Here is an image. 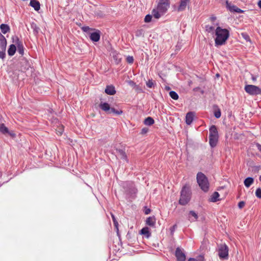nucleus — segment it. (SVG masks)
Masks as SVG:
<instances>
[{"label":"nucleus","instance_id":"37","mask_svg":"<svg viewBox=\"0 0 261 261\" xmlns=\"http://www.w3.org/2000/svg\"><path fill=\"white\" fill-rule=\"evenodd\" d=\"M205 31L208 33H211L214 30V27L212 25H205Z\"/></svg>","mask_w":261,"mask_h":261},{"label":"nucleus","instance_id":"33","mask_svg":"<svg viewBox=\"0 0 261 261\" xmlns=\"http://www.w3.org/2000/svg\"><path fill=\"white\" fill-rule=\"evenodd\" d=\"M169 95L174 100H177L179 97L178 94L174 91H170L169 92Z\"/></svg>","mask_w":261,"mask_h":261},{"label":"nucleus","instance_id":"26","mask_svg":"<svg viewBox=\"0 0 261 261\" xmlns=\"http://www.w3.org/2000/svg\"><path fill=\"white\" fill-rule=\"evenodd\" d=\"M154 123V119L151 117H148L145 119L144 121V123L146 125L150 126L153 124Z\"/></svg>","mask_w":261,"mask_h":261},{"label":"nucleus","instance_id":"3","mask_svg":"<svg viewBox=\"0 0 261 261\" xmlns=\"http://www.w3.org/2000/svg\"><path fill=\"white\" fill-rule=\"evenodd\" d=\"M244 89L247 93L251 95H257L261 94V89L255 85H246Z\"/></svg>","mask_w":261,"mask_h":261},{"label":"nucleus","instance_id":"20","mask_svg":"<svg viewBox=\"0 0 261 261\" xmlns=\"http://www.w3.org/2000/svg\"><path fill=\"white\" fill-rule=\"evenodd\" d=\"M146 224L149 226L153 227L155 224V218L154 216L149 217L146 220Z\"/></svg>","mask_w":261,"mask_h":261},{"label":"nucleus","instance_id":"53","mask_svg":"<svg viewBox=\"0 0 261 261\" xmlns=\"http://www.w3.org/2000/svg\"><path fill=\"white\" fill-rule=\"evenodd\" d=\"M257 149L261 152V144L258 143H255Z\"/></svg>","mask_w":261,"mask_h":261},{"label":"nucleus","instance_id":"58","mask_svg":"<svg viewBox=\"0 0 261 261\" xmlns=\"http://www.w3.org/2000/svg\"><path fill=\"white\" fill-rule=\"evenodd\" d=\"M245 179H249V180H250V179H254L253 177H248L247 178H246Z\"/></svg>","mask_w":261,"mask_h":261},{"label":"nucleus","instance_id":"9","mask_svg":"<svg viewBox=\"0 0 261 261\" xmlns=\"http://www.w3.org/2000/svg\"><path fill=\"white\" fill-rule=\"evenodd\" d=\"M100 38V32L96 30L95 32L91 33L90 35V39L93 42H98Z\"/></svg>","mask_w":261,"mask_h":261},{"label":"nucleus","instance_id":"29","mask_svg":"<svg viewBox=\"0 0 261 261\" xmlns=\"http://www.w3.org/2000/svg\"><path fill=\"white\" fill-rule=\"evenodd\" d=\"M141 233L146 236L148 238L150 236V233L149 231V228L147 227H145L141 230Z\"/></svg>","mask_w":261,"mask_h":261},{"label":"nucleus","instance_id":"44","mask_svg":"<svg viewBox=\"0 0 261 261\" xmlns=\"http://www.w3.org/2000/svg\"><path fill=\"white\" fill-rule=\"evenodd\" d=\"M126 61L129 64H132L134 62V58L133 56H128L126 58Z\"/></svg>","mask_w":261,"mask_h":261},{"label":"nucleus","instance_id":"7","mask_svg":"<svg viewBox=\"0 0 261 261\" xmlns=\"http://www.w3.org/2000/svg\"><path fill=\"white\" fill-rule=\"evenodd\" d=\"M226 7L227 9L231 12H237L238 13L243 12V10L240 9L234 5H231L228 1H226Z\"/></svg>","mask_w":261,"mask_h":261},{"label":"nucleus","instance_id":"32","mask_svg":"<svg viewBox=\"0 0 261 261\" xmlns=\"http://www.w3.org/2000/svg\"><path fill=\"white\" fill-rule=\"evenodd\" d=\"M0 132L4 134H9L8 128L4 124L0 125Z\"/></svg>","mask_w":261,"mask_h":261},{"label":"nucleus","instance_id":"41","mask_svg":"<svg viewBox=\"0 0 261 261\" xmlns=\"http://www.w3.org/2000/svg\"><path fill=\"white\" fill-rule=\"evenodd\" d=\"M127 83L130 86L134 88H138V86L136 85V83L134 82L133 81L129 80L127 81Z\"/></svg>","mask_w":261,"mask_h":261},{"label":"nucleus","instance_id":"56","mask_svg":"<svg viewBox=\"0 0 261 261\" xmlns=\"http://www.w3.org/2000/svg\"><path fill=\"white\" fill-rule=\"evenodd\" d=\"M188 261H198V260L194 258H190L188 259Z\"/></svg>","mask_w":261,"mask_h":261},{"label":"nucleus","instance_id":"11","mask_svg":"<svg viewBox=\"0 0 261 261\" xmlns=\"http://www.w3.org/2000/svg\"><path fill=\"white\" fill-rule=\"evenodd\" d=\"M194 116L195 112L191 111L187 113L186 116V124L188 125H190L193 121Z\"/></svg>","mask_w":261,"mask_h":261},{"label":"nucleus","instance_id":"35","mask_svg":"<svg viewBox=\"0 0 261 261\" xmlns=\"http://www.w3.org/2000/svg\"><path fill=\"white\" fill-rule=\"evenodd\" d=\"M64 127L63 125H61L58 127V128L56 129L57 134L58 135H62L63 133L64 132Z\"/></svg>","mask_w":261,"mask_h":261},{"label":"nucleus","instance_id":"36","mask_svg":"<svg viewBox=\"0 0 261 261\" xmlns=\"http://www.w3.org/2000/svg\"><path fill=\"white\" fill-rule=\"evenodd\" d=\"M155 85V82H153L152 80H149L146 82L147 87L150 88H153Z\"/></svg>","mask_w":261,"mask_h":261},{"label":"nucleus","instance_id":"6","mask_svg":"<svg viewBox=\"0 0 261 261\" xmlns=\"http://www.w3.org/2000/svg\"><path fill=\"white\" fill-rule=\"evenodd\" d=\"M175 255L177 261H185L186 255L183 251L179 247L177 248L175 250Z\"/></svg>","mask_w":261,"mask_h":261},{"label":"nucleus","instance_id":"1","mask_svg":"<svg viewBox=\"0 0 261 261\" xmlns=\"http://www.w3.org/2000/svg\"><path fill=\"white\" fill-rule=\"evenodd\" d=\"M215 46H219L224 45L226 43V41L229 38L230 34L228 30L218 27L215 30Z\"/></svg>","mask_w":261,"mask_h":261},{"label":"nucleus","instance_id":"34","mask_svg":"<svg viewBox=\"0 0 261 261\" xmlns=\"http://www.w3.org/2000/svg\"><path fill=\"white\" fill-rule=\"evenodd\" d=\"M196 179H207V178L203 173L199 172L197 174Z\"/></svg>","mask_w":261,"mask_h":261},{"label":"nucleus","instance_id":"22","mask_svg":"<svg viewBox=\"0 0 261 261\" xmlns=\"http://www.w3.org/2000/svg\"><path fill=\"white\" fill-rule=\"evenodd\" d=\"M112 56L116 64H118L120 63L121 61V58H120V55L118 54L116 51L112 52Z\"/></svg>","mask_w":261,"mask_h":261},{"label":"nucleus","instance_id":"5","mask_svg":"<svg viewBox=\"0 0 261 261\" xmlns=\"http://www.w3.org/2000/svg\"><path fill=\"white\" fill-rule=\"evenodd\" d=\"M218 256L220 258L226 259L228 257V247L225 244H221L219 246Z\"/></svg>","mask_w":261,"mask_h":261},{"label":"nucleus","instance_id":"39","mask_svg":"<svg viewBox=\"0 0 261 261\" xmlns=\"http://www.w3.org/2000/svg\"><path fill=\"white\" fill-rule=\"evenodd\" d=\"M111 217H112V220H113V223H114V226H115V227L117 228V229L118 230V222L117 221L114 215L113 214H111Z\"/></svg>","mask_w":261,"mask_h":261},{"label":"nucleus","instance_id":"60","mask_svg":"<svg viewBox=\"0 0 261 261\" xmlns=\"http://www.w3.org/2000/svg\"><path fill=\"white\" fill-rule=\"evenodd\" d=\"M252 80H255L256 79H255V77H252Z\"/></svg>","mask_w":261,"mask_h":261},{"label":"nucleus","instance_id":"2","mask_svg":"<svg viewBox=\"0 0 261 261\" xmlns=\"http://www.w3.org/2000/svg\"><path fill=\"white\" fill-rule=\"evenodd\" d=\"M191 192L190 187L186 185L183 187L180 192V197L179 203L182 205H186L190 200Z\"/></svg>","mask_w":261,"mask_h":261},{"label":"nucleus","instance_id":"49","mask_svg":"<svg viewBox=\"0 0 261 261\" xmlns=\"http://www.w3.org/2000/svg\"><path fill=\"white\" fill-rule=\"evenodd\" d=\"M32 27L36 33L38 32L39 28L36 24H32Z\"/></svg>","mask_w":261,"mask_h":261},{"label":"nucleus","instance_id":"18","mask_svg":"<svg viewBox=\"0 0 261 261\" xmlns=\"http://www.w3.org/2000/svg\"><path fill=\"white\" fill-rule=\"evenodd\" d=\"M30 5L33 7L36 11H38L40 8V3L36 0H31Z\"/></svg>","mask_w":261,"mask_h":261},{"label":"nucleus","instance_id":"23","mask_svg":"<svg viewBox=\"0 0 261 261\" xmlns=\"http://www.w3.org/2000/svg\"><path fill=\"white\" fill-rule=\"evenodd\" d=\"M214 114L215 117L216 118H219L221 116V110L220 109V108H219L218 106L217 105L214 106Z\"/></svg>","mask_w":261,"mask_h":261},{"label":"nucleus","instance_id":"4","mask_svg":"<svg viewBox=\"0 0 261 261\" xmlns=\"http://www.w3.org/2000/svg\"><path fill=\"white\" fill-rule=\"evenodd\" d=\"M170 0H159L157 9L162 14H165L170 7Z\"/></svg>","mask_w":261,"mask_h":261},{"label":"nucleus","instance_id":"52","mask_svg":"<svg viewBox=\"0 0 261 261\" xmlns=\"http://www.w3.org/2000/svg\"><path fill=\"white\" fill-rule=\"evenodd\" d=\"M150 212H151V210L150 208H147V207H145L144 213L145 215L149 214L150 213Z\"/></svg>","mask_w":261,"mask_h":261},{"label":"nucleus","instance_id":"38","mask_svg":"<svg viewBox=\"0 0 261 261\" xmlns=\"http://www.w3.org/2000/svg\"><path fill=\"white\" fill-rule=\"evenodd\" d=\"M144 31L143 29H140L136 31V36L138 37L143 36Z\"/></svg>","mask_w":261,"mask_h":261},{"label":"nucleus","instance_id":"17","mask_svg":"<svg viewBox=\"0 0 261 261\" xmlns=\"http://www.w3.org/2000/svg\"><path fill=\"white\" fill-rule=\"evenodd\" d=\"M16 44L17 47L18 53L20 55L22 56L24 54V49H23V46L22 43H21V42H20L18 40V38H17V41H16Z\"/></svg>","mask_w":261,"mask_h":261},{"label":"nucleus","instance_id":"12","mask_svg":"<svg viewBox=\"0 0 261 261\" xmlns=\"http://www.w3.org/2000/svg\"><path fill=\"white\" fill-rule=\"evenodd\" d=\"M105 92L110 95H113L116 93L115 87L112 85L107 86Z\"/></svg>","mask_w":261,"mask_h":261},{"label":"nucleus","instance_id":"43","mask_svg":"<svg viewBox=\"0 0 261 261\" xmlns=\"http://www.w3.org/2000/svg\"><path fill=\"white\" fill-rule=\"evenodd\" d=\"M255 195L257 197L261 198V189L257 188L255 192Z\"/></svg>","mask_w":261,"mask_h":261},{"label":"nucleus","instance_id":"57","mask_svg":"<svg viewBox=\"0 0 261 261\" xmlns=\"http://www.w3.org/2000/svg\"><path fill=\"white\" fill-rule=\"evenodd\" d=\"M258 6L261 9V0H259L258 2Z\"/></svg>","mask_w":261,"mask_h":261},{"label":"nucleus","instance_id":"25","mask_svg":"<svg viewBox=\"0 0 261 261\" xmlns=\"http://www.w3.org/2000/svg\"><path fill=\"white\" fill-rule=\"evenodd\" d=\"M0 29L2 32L4 34L9 32L10 30L9 26L6 24H2L0 26Z\"/></svg>","mask_w":261,"mask_h":261},{"label":"nucleus","instance_id":"51","mask_svg":"<svg viewBox=\"0 0 261 261\" xmlns=\"http://www.w3.org/2000/svg\"><path fill=\"white\" fill-rule=\"evenodd\" d=\"M91 29L88 26H84L82 27V30L85 32H88Z\"/></svg>","mask_w":261,"mask_h":261},{"label":"nucleus","instance_id":"8","mask_svg":"<svg viewBox=\"0 0 261 261\" xmlns=\"http://www.w3.org/2000/svg\"><path fill=\"white\" fill-rule=\"evenodd\" d=\"M198 185L202 190L206 192L209 189V182L208 180H197Z\"/></svg>","mask_w":261,"mask_h":261},{"label":"nucleus","instance_id":"55","mask_svg":"<svg viewBox=\"0 0 261 261\" xmlns=\"http://www.w3.org/2000/svg\"><path fill=\"white\" fill-rule=\"evenodd\" d=\"M92 6H90V5H88V6H85V9H89V10H91L92 9Z\"/></svg>","mask_w":261,"mask_h":261},{"label":"nucleus","instance_id":"13","mask_svg":"<svg viewBox=\"0 0 261 261\" xmlns=\"http://www.w3.org/2000/svg\"><path fill=\"white\" fill-rule=\"evenodd\" d=\"M116 152L120 158L121 159L125 161L127 163L128 162V160L125 151L121 149H116Z\"/></svg>","mask_w":261,"mask_h":261},{"label":"nucleus","instance_id":"15","mask_svg":"<svg viewBox=\"0 0 261 261\" xmlns=\"http://www.w3.org/2000/svg\"><path fill=\"white\" fill-rule=\"evenodd\" d=\"M99 108L106 112L107 114L109 111L110 110V105L106 102H101L99 105Z\"/></svg>","mask_w":261,"mask_h":261},{"label":"nucleus","instance_id":"48","mask_svg":"<svg viewBox=\"0 0 261 261\" xmlns=\"http://www.w3.org/2000/svg\"><path fill=\"white\" fill-rule=\"evenodd\" d=\"M148 132V128L147 127H144L141 129V134L142 135L146 134Z\"/></svg>","mask_w":261,"mask_h":261},{"label":"nucleus","instance_id":"28","mask_svg":"<svg viewBox=\"0 0 261 261\" xmlns=\"http://www.w3.org/2000/svg\"><path fill=\"white\" fill-rule=\"evenodd\" d=\"M112 113H113L115 115H121L123 113V111L122 110H116L115 109V108H111L110 107V110L109 111L108 113V114H112Z\"/></svg>","mask_w":261,"mask_h":261},{"label":"nucleus","instance_id":"21","mask_svg":"<svg viewBox=\"0 0 261 261\" xmlns=\"http://www.w3.org/2000/svg\"><path fill=\"white\" fill-rule=\"evenodd\" d=\"M209 131H210L209 136H218V132L217 130V128L215 125H212L209 129Z\"/></svg>","mask_w":261,"mask_h":261},{"label":"nucleus","instance_id":"54","mask_svg":"<svg viewBox=\"0 0 261 261\" xmlns=\"http://www.w3.org/2000/svg\"><path fill=\"white\" fill-rule=\"evenodd\" d=\"M210 19L211 21H214L215 20H216V17L215 16H212L211 17H210Z\"/></svg>","mask_w":261,"mask_h":261},{"label":"nucleus","instance_id":"19","mask_svg":"<svg viewBox=\"0 0 261 261\" xmlns=\"http://www.w3.org/2000/svg\"><path fill=\"white\" fill-rule=\"evenodd\" d=\"M219 196L220 195L218 192H215L211 196V197L209 199V201L213 202H216L220 200Z\"/></svg>","mask_w":261,"mask_h":261},{"label":"nucleus","instance_id":"30","mask_svg":"<svg viewBox=\"0 0 261 261\" xmlns=\"http://www.w3.org/2000/svg\"><path fill=\"white\" fill-rule=\"evenodd\" d=\"M94 15L98 18H103L105 16V13L101 10H97L94 11Z\"/></svg>","mask_w":261,"mask_h":261},{"label":"nucleus","instance_id":"46","mask_svg":"<svg viewBox=\"0 0 261 261\" xmlns=\"http://www.w3.org/2000/svg\"><path fill=\"white\" fill-rule=\"evenodd\" d=\"M245 205V202L243 201H241L239 202L238 207L241 209L244 207Z\"/></svg>","mask_w":261,"mask_h":261},{"label":"nucleus","instance_id":"14","mask_svg":"<svg viewBox=\"0 0 261 261\" xmlns=\"http://www.w3.org/2000/svg\"><path fill=\"white\" fill-rule=\"evenodd\" d=\"M219 136H209V143L211 147H215L218 143Z\"/></svg>","mask_w":261,"mask_h":261},{"label":"nucleus","instance_id":"45","mask_svg":"<svg viewBox=\"0 0 261 261\" xmlns=\"http://www.w3.org/2000/svg\"><path fill=\"white\" fill-rule=\"evenodd\" d=\"M242 36L246 41H250L249 36L246 33H242Z\"/></svg>","mask_w":261,"mask_h":261},{"label":"nucleus","instance_id":"24","mask_svg":"<svg viewBox=\"0 0 261 261\" xmlns=\"http://www.w3.org/2000/svg\"><path fill=\"white\" fill-rule=\"evenodd\" d=\"M189 215V220L191 221H195L198 218V215L193 211H190Z\"/></svg>","mask_w":261,"mask_h":261},{"label":"nucleus","instance_id":"31","mask_svg":"<svg viewBox=\"0 0 261 261\" xmlns=\"http://www.w3.org/2000/svg\"><path fill=\"white\" fill-rule=\"evenodd\" d=\"M152 14L154 16V18L156 19H159L161 17V15H162L160 11H159V10L156 8V9H153L152 11Z\"/></svg>","mask_w":261,"mask_h":261},{"label":"nucleus","instance_id":"16","mask_svg":"<svg viewBox=\"0 0 261 261\" xmlns=\"http://www.w3.org/2000/svg\"><path fill=\"white\" fill-rule=\"evenodd\" d=\"M7 41L5 37L0 34V47L2 50H6Z\"/></svg>","mask_w":261,"mask_h":261},{"label":"nucleus","instance_id":"59","mask_svg":"<svg viewBox=\"0 0 261 261\" xmlns=\"http://www.w3.org/2000/svg\"><path fill=\"white\" fill-rule=\"evenodd\" d=\"M170 89V87H166V89H167V90H169Z\"/></svg>","mask_w":261,"mask_h":261},{"label":"nucleus","instance_id":"42","mask_svg":"<svg viewBox=\"0 0 261 261\" xmlns=\"http://www.w3.org/2000/svg\"><path fill=\"white\" fill-rule=\"evenodd\" d=\"M254 180H244V184L247 188L249 187L253 182Z\"/></svg>","mask_w":261,"mask_h":261},{"label":"nucleus","instance_id":"50","mask_svg":"<svg viewBox=\"0 0 261 261\" xmlns=\"http://www.w3.org/2000/svg\"><path fill=\"white\" fill-rule=\"evenodd\" d=\"M5 57V50L0 51V58L4 59Z\"/></svg>","mask_w":261,"mask_h":261},{"label":"nucleus","instance_id":"40","mask_svg":"<svg viewBox=\"0 0 261 261\" xmlns=\"http://www.w3.org/2000/svg\"><path fill=\"white\" fill-rule=\"evenodd\" d=\"M152 16L150 14H147L145 16L144 18V21L145 22H149L151 21Z\"/></svg>","mask_w":261,"mask_h":261},{"label":"nucleus","instance_id":"27","mask_svg":"<svg viewBox=\"0 0 261 261\" xmlns=\"http://www.w3.org/2000/svg\"><path fill=\"white\" fill-rule=\"evenodd\" d=\"M16 50V47L15 45L11 44L8 50V55L10 56H12L14 55Z\"/></svg>","mask_w":261,"mask_h":261},{"label":"nucleus","instance_id":"47","mask_svg":"<svg viewBox=\"0 0 261 261\" xmlns=\"http://www.w3.org/2000/svg\"><path fill=\"white\" fill-rule=\"evenodd\" d=\"M181 43L178 42L175 46V50L179 51L181 49Z\"/></svg>","mask_w":261,"mask_h":261},{"label":"nucleus","instance_id":"10","mask_svg":"<svg viewBox=\"0 0 261 261\" xmlns=\"http://www.w3.org/2000/svg\"><path fill=\"white\" fill-rule=\"evenodd\" d=\"M190 0H180L179 5L177 8L178 12H181L184 11L188 3H189Z\"/></svg>","mask_w":261,"mask_h":261}]
</instances>
